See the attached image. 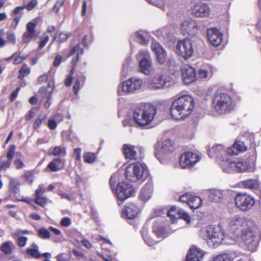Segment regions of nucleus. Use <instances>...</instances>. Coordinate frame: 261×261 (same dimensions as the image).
Listing matches in <instances>:
<instances>
[{
	"label": "nucleus",
	"mask_w": 261,
	"mask_h": 261,
	"mask_svg": "<svg viewBox=\"0 0 261 261\" xmlns=\"http://www.w3.org/2000/svg\"><path fill=\"white\" fill-rule=\"evenodd\" d=\"M136 169L134 164L129 165L125 169V176L127 180L132 182L138 181L136 177Z\"/></svg>",
	"instance_id": "cd10ccee"
},
{
	"label": "nucleus",
	"mask_w": 261,
	"mask_h": 261,
	"mask_svg": "<svg viewBox=\"0 0 261 261\" xmlns=\"http://www.w3.org/2000/svg\"><path fill=\"white\" fill-rule=\"evenodd\" d=\"M84 161L88 164L93 163L96 159V155L92 152H85L83 155Z\"/></svg>",
	"instance_id": "09e8293b"
},
{
	"label": "nucleus",
	"mask_w": 261,
	"mask_h": 261,
	"mask_svg": "<svg viewBox=\"0 0 261 261\" xmlns=\"http://www.w3.org/2000/svg\"><path fill=\"white\" fill-rule=\"evenodd\" d=\"M142 81L137 77H132L122 82L118 89V93H132L139 90L142 86Z\"/></svg>",
	"instance_id": "0eeeda50"
},
{
	"label": "nucleus",
	"mask_w": 261,
	"mask_h": 261,
	"mask_svg": "<svg viewBox=\"0 0 261 261\" xmlns=\"http://www.w3.org/2000/svg\"><path fill=\"white\" fill-rule=\"evenodd\" d=\"M233 259L234 256L232 254L223 253L215 256L213 261H232Z\"/></svg>",
	"instance_id": "79ce46f5"
},
{
	"label": "nucleus",
	"mask_w": 261,
	"mask_h": 261,
	"mask_svg": "<svg viewBox=\"0 0 261 261\" xmlns=\"http://www.w3.org/2000/svg\"><path fill=\"white\" fill-rule=\"evenodd\" d=\"M223 197L222 192L217 189L211 190L208 195L209 199L214 202H219Z\"/></svg>",
	"instance_id": "e433bc0d"
},
{
	"label": "nucleus",
	"mask_w": 261,
	"mask_h": 261,
	"mask_svg": "<svg viewBox=\"0 0 261 261\" xmlns=\"http://www.w3.org/2000/svg\"><path fill=\"white\" fill-rule=\"evenodd\" d=\"M37 2L36 0H31L28 5H24L25 9H27L28 11L33 10L37 5Z\"/></svg>",
	"instance_id": "680f3d73"
},
{
	"label": "nucleus",
	"mask_w": 261,
	"mask_h": 261,
	"mask_svg": "<svg viewBox=\"0 0 261 261\" xmlns=\"http://www.w3.org/2000/svg\"><path fill=\"white\" fill-rule=\"evenodd\" d=\"M62 61V57L61 55H58L55 57V60L53 63V65L55 67H58Z\"/></svg>",
	"instance_id": "774afa93"
},
{
	"label": "nucleus",
	"mask_w": 261,
	"mask_h": 261,
	"mask_svg": "<svg viewBox=\"0 0 261 261\" xmlns=\"http://www.w3.org/2000/svg\"><path fill=\"white\" fill-rule=\"evenodd\" d=\"M251 224H248V226L245 227L242 229L241 237L248 249L253 251L255 249L256 243L254 241V231L250 227Z\"/></svg>",
	"instance_id": "4468645a"
},
{
	"label": "nucleus",
	"mask_w": 261,
	"mask_h": 261,
	"mask_svg": "<svg viewBox=\"0 0 261 261\" xmlns=\"http://www.w3.org/2000/svg\"><path fill=\"white\" fill-rule=\"evenodd\" d=\"M181 72L184 82L186 84L188 85L195 81L196 74L193 67L186 65L182 68Z\"/></svg>",
	"instance_id": "412c9836"
},
{
	"label": "nucleus",
	"mask_w": 261,
	"mask_h": 261,
	"mask_svg": "<svg viewBox=\"0 0 261 261\" xmlns=\"http://www.w3.org/2000/svg\"><path fill=\"white\" fill-rule=\"evenodd\" d=\"M31 233V231H29L27 229L22 230V229H16L13 232H12V236H22L23 234H28Z\"/></svg>",
	"instance_id": "4d7b16f0"
},
{
	"label": "nucleus",
	"mask_w": 261,
	"mask_h": 261,
	"mask_svg": "<svg viewBox=\"0 0 261 261\" xmlns=\"http://www.w3.org/2000/svg\"><path fill=\"white\" fill-rule=\"evenodd\" d=\"M138 208L134 204L126 205L122 211V216L125 219H134L138 214Z\"/></svg>",
	"instance_id": "4be33fe9"
},
{
	"label": "nucleus",
	"mask_w": 261,
	"mask_h": 261,
	"mask_svg": "<svg viewBox=\"0 0 261 261\" xmlns=\"http://www.w3.org/2000/svg\"><path fill=\"white\" fill-rule=\"evenodd\" d=\"M120 178V175L118 173H115L113 174L110 179V185L111 186V188L113 191L115 190L116 188H115V185L118 182V181L119 180Z\"/></svg>",
	"instance_id": "8fccbe9b"
},
{
	"label": "nucleus",
	"mask_w": 261,
	"mask_h": 261,
	"mask_svg": "<svg viewBox=\"0 0 261 261\" xmlns=\"http://www.w3.org/2000/svg\"><path fill=\"white\" fill-rule=\"evenodd\" d=\"M181 30L184 35L194 36L198 31V28L196 21L189 19L185 20L181 24Z\"/></svg>",
	"instance_id": "f3484780"
},
{
	"label": "nucleus",
	"mask_w": 261,
	"mask_h": 261,
	"mask_svg": "<svg viewBox=\"0 0 261 261\" xmlns=\"http://www.w3.org/2000/svg\"><path fill=\"white\" fill-rule=\"evenodd\" d=\"M207 39L210 43L215 46L219 45L222 40V34L220 31L215 28H211L207 31Z\"/></svg>",
	"instance_id": "aec40b11"
},
{
	"label": "nucleus",
	"mask_w": 261,
	"mask_h": 261,
	"mask_svg": "<svg viewBox=\"0 0 261 261\" xmlns=\"http://www.w3.org/2000/svg\"><path fill=\"white\" fill-rule=\"evenodd\" d=\"M38 236L42 239H48L50 237V232L44 227L40 228L38 229Z\"/></svg>",
	"instance_id": "de8ad7c7"
},
{
	"label": "nucleus",
	"mask_w": 261,
	"mask_h": 261,
	"mask_svg": "<svg viewBox=\"0 0 261 261\" xmlns=\"http://www.w3.org/2000/svg\"><path fill=\"white\" fill-rule=\"evenodd\" d=\"M48 153L54 156H64L66 154V151L65 147L55 146L51 147L48 149Z\"/></svg>",
	"instance_id": "c9c22d12"
},
{
	"label": "nucleus",
	"mask_w": 261,
	"mask_h": 261,
	"mask_svg": "<svg viewBox=\"0 0 261 261\" xmlns=\"http://www.w3.org/2000/svg\"><path fill=\"white\" fill-rule=\"evenodd\" d=\"M143 237L144 238V241L148 244V246H151L154 245L156 242L153 240L151 238H150L147 235L144 234H143Z\"/></svg>",
	"instance_id": "0e129e2a"
},
{
	"label": "nucleus",
	"mask_w": 261,
	"mask_h": 261,
	"mask_svg": "<svg viewBox=\"0 0 261 261\" xmlns=\"http://www.w3.org/2000/svg\"><path fill=\"white\" fill-rule=\"evenodd\" d=\"M166 83V76L163 73H156L148 80L147 85L150 89L157 90L163 88Z\"/></svg>",
	"instance_id": "dca6fc26"
},
{
	"label": "nucleus",
	"mask_w": 261,
	"mask_h": 261,
	"mask_svg": "<svg viewBox=\"0 0 261 261\" xmlns=\"http://www.w3.org/2000/svg\"><path fill=\"white\" fill-rule=\"evenodd\" d=\"M236 204L241 211L251 209L254 204V199L246 194H238L235 198Z\"/></svg>",
	"instance_id": "ddd939ff"
},
{
	"label": "nucleus",
	"mask_w": 261,
	"mask_h": 261,
	"mask_svg": "<svg viewBox=\"0 0 261 261\" xmlns=\"http://www.w3.org/2000/svg\"><path fill=\"white\" fill-rule=\"evenodd\" d=\"M158 35L164 39L165 41H170L172 38V34L168 27H164L158 31Z\"/></svg>",
	"instance_id": "72a5a7b5"
},
{
	"label": "nucleus",
	"mask_w": 261,
	"mask_h": 261,
	"mask_svg": "<svg viewBox=\"0 0 261 261\" xmlns=\"http://www.w3.org/2000/svg\"><path fill=\"white\" fill-rule=\"evenodd\" d=\"M35 27V23L32 21L27 23L26 26L27 30L23 34L22 38V40L24 43L30 42L34 37L36 33Z\"/></svg>",
	"instance_id": "b1692460"
},
{
	"label": "nucleus",
	"mask_w": 261,
	"mask_h": 261,
	"mask_svg": "<svg viewBox=\"0 0 261 261\" xmlns=\"http://www.w3.org/2000/svg\"><path fill=\"white\" fill-rule=\"evenodd\" d=\"M71 36L70 32H57L54 37V40L58 42H64Z\"/></svg>",
	"instance_id": "a19ab883"
},
{
	"label": "nucleus",
	"mask_w": 261,
	"mask_h": 261,
	"mask_svg": "<svg viewBox=\"0 0 261 261\" xmlns=\"http://www.w3.org/2000/svg\"><path fill=\"white\" fill-rule=\"evenodd\" d=\"M135 147L129 144H125L123 146L124 153L126 158L129 159H137V152Z\"/></svg>",
	"instance_id": "7c9ffc66"
},
{
	"label": "nucleus",
	"mask_w": 261,
	"mask_h": 261,
	"mask_svg": "<svg viewBox=\"0 0 261 261\" xmlns=\"http://www.w3.org/2000/svg\"><path fill=\"white\" fill-rule=\"evenodd\" d=\"M15 146L14 145H12L10 146V148L9 149V150L8 151L7 153V158L9 160H12L14 153H15Z\"/></svg>",
	"instance_id": "e2e57ef3"
},
{
	"label": "nucleus",
	"mask_w": 261,
	"mask_h": 261,
	"mask_svg": "<svg viewBox=\"0 0 261 261\" xmlns=\"http://www.w3.org/2000/svg\"><path fill=\"white\" fill-rule=\"evenodd\" d=\"M15 239L18 246L19 247H24L28 242V238L27 237L22 236H12Z\"/></svg>",
	"instance_id": "c03bdc74"
},
{
	"label": "nucleus",
	"mask_w": 261,
	"mask_h": 261,
	"mask_svg": "<svg viewBox=\"0 0 261 261\" xmlns=\"http://www.w3.org/2000/svg\"><path fill=\"white\" fill-rule=\"evenodd\" d=\"M214 72V68L211 66H207L205 68H201L198 70V75L200 79H209Z\"/></svg>",
	"instance_id": "473e14b6"
},
{
	"label": "nucleus",
	"mask_w": 261,
	"mask_h": 261,
	"mask_svg": "<svg viewBox=\"0 0 261 261\" xmlns=\"http://www.w3.org/2000/svg\"><path fill=\"white\" fill-rule=\"evenodd\" d=\"M13 246L11 241H7L3 243L1 246V250L6 254H10L12 251V247Z\"/></svg>",
	"instance_id": "a18cd8bd"
},
{
	"label": "nucleus",
	"mask_w": 261,
	"mask_h": 261,
	"mask_svg": "<svg viewBox=\"0 0 261 261\" xmlns=\"http://www.w3.org/2000/svg\"><path fill=\"white\" fill-rule=\"evenodd\" d=\"M45 191V188L43 185H40L37 189L35 191V197H43L42 195Z\"/></svg>",
	"instance_id": "13d9d810"
},
{
	"label": "nucleus",
	"mask_w": 261,
	"mask_h": 261,
	"mask_svg": "<svg viewBox=\"0 0 261 261\" xmlns=\"http://www.w3.org/2000/svg\"><path fill=\"white\" fill-rule=\"evenodd\" d=\"M223 171L227 173L251 171L249 162L243 159L231 157L222 164Z\"/></svg>",
	"instance_id": "20e7f679"
},
{
	"label": "nucleus",
	"mask_w": 261,
	"mask_h": 261,
	"mask_svg": "<svg viewBox=\"0 0 261 261\" xmlns=\"http://www.w3.org/2000/svg\"><path fill=\"white\" fill-rule=\"evenodd\" d=\"M45 118V116L43 115H39L38 118H37L33 124V128L34 129H37L41 125Z\"/></svg>",
	"instance_id": "5fc2aeb1"
},
{
	"label": "nucleus",
	"mask_w": 261,
	"mask_h": 261,
	"mask_svg": "<svg viewBox=\"0 0 261 261\" xmlns=\"http://www.w3.org/2000/svg\"><path fill=\"white\" fill-rule=\"evenodd\" d=\"M153 231L159 238H163L168 236L166 229L163 226H153Z\"/></svg>",
	"instance_id": "37998d69"
},
{
	"label": "nucleus",
	"mask_w": 261,
	"mask_h": 261,
	"mask_svg": "<svg viewBox=\"0 0 261 261\" xmlns=\"http://www.w3.org/2000/svg\"><path fill=\"white\" fill-rule=\"evenodd\" d=\"M201 156L195 152L188 151L182 153L179 158V165L182 169L193 167L201 159Z\"/></svg>",
	"instance_id": "9b49d317"
},
{
	"label": "nucleus",
	"mask_w": 261,
	"mask_h": 261,
	"mask_svg": "<svg viewBox=\"0 0 261 261\" xmlns=\"http://www.w3.org/2000/svg\"><path fill=\"white\" fill-rule=\"evenodd\" d=\"M246 149L247 147L243 142L237 140L231 147L227 148L226 151L228 154L237 155L241 152L246 151Z\"/></svg>",
	"instance_id": "bb28decb"
},
{
	"label": "nucleus",
	"mask_w": 261,
	"mask_h": 261,
	"mask_svg": "<svg viewBox=\"0 0 261 261\" xmlns=\"http://www.w3.org/2000/svg\"><path fill=\"white\" fill-rule=\"evenodd\" d=\"M200 235L212 247L220 245L224 238L223 231L218 226H208L201 230Z\"/></svg>",
	"instance_id": "7ed1b4c3"
},
{
	"label": "nucleus",
	"mask_w": 261,
	"mask_h": 261,
	"mask_svg": "<svg viewBox=\"0 0 261 261\" xmlns=\"http://www.w3.org/2000/svg\"><path fill=\"white\" fill-rule=\"evenodd\" d=\"M211 12L209 6L201 2L196 3L191 8L192 14L197 17H206Z\"/></svg>",
	"instance_id": "2eb2a0df"
},
{
	"label": "nucleus",
	"mask_w": 261,
	"mask_h": 261,
	"mask_svg": "<svg viewBox=\"0 0 261 261\" xmlns=\"http://www.w3.org/2000/svg\"><path fill=\"white\" fill-rule=\"evenodd\" d=\"M136 58L140 60V72L145 75H149L152 70V62L148 51L146 49L140 50Z\"/></svg>",
	"instance_id": "6e6552de"
},
{
	"label": "nucleus",
	"mask_w": 261,
	"mask_h": 261,
	"mask_svg": "<svg viewBox=\"0 0 261 261\" xmlns=\"http://www.w3.org/2000/svg\"><path fill=\"white\" fill-rule=\"evenodd\" d=\"M117 198L120 200H124L133 195L135 192L132 185L124 181L119 182L114 191Z\"/></svg>",
	"instance_id": "1a4fd4ad"
},
{
	"label": "nucleus",
	"mask_w": 261,
	"mask_h": 261,
	"mask_svg": "<svg viewBox=\"0 0 261 261\" xmlns=\"http://www.w3.org/2000/svg\"><path fill=\"white\" fill-rule=\"evenodd\" d=\"M194 105L193 97L189 95H182L172 102L170 109L171 115L176 120L185 119L191 114Z\"/></svg>",
	"instance_id": "f257e3e1"
},
{
	"label": "nucleus",
	"mask_w": 261,
	"mask_h": 261,
	"mask_svg": "<svg viewBox=\"0 0 261 261\" xmlns=\"http://www.w3.org/2000/svg\"><path fill=\"white\" fill-rule=\"evenodd\" d=\"M11 165V160L5 161L0 163V170L4 169L6 170Z\"/></svg>",
	"instance_id": "338daca9"
},
{
	"label": "nucleus",
	"mask_w": 261,
	"mask_h": 261,
	"mask_svg": "<svg viewBox=\"0 0 261 261\" xmlns=\"http://www.w3.org/2000/svg\"><path fill=\"white\" fill-rule=\"evenodd\" d=\"M213 107L219 114L229 113L234 107V104L230 96L225 93H218L213 99Z\"/></svg>",
	"instance_id": "39448f33"
},
{
	"label": "nucleus",
	"mask_w": 261,
	"mask_h": 261,
	"mask_svg": "<svg viewBox=\"0 0 261 261\" xmlns=\"http://www.w3.org/2000/svg\"><path fill=\"white\" fill-rule=\"evenodd\" d=\"M192 195L189 193H185L180 196L179 198V201L182 202H185L189 205L190 199L191 198Z\"/></svg>",
	"instance_id": "6e6d98bb"
},
{
	"label": "nucleus",
	"mask_w": 261,
	"mask_h": 261,
	"mask_svg": "<svg viewBox=\"0 0 261 261\" xmlns=\"http://www.w3.org/2000/svg\"><path fill=\"white\" fill-rule=\"evenodd\" d=\"M64 3V0H57L53 8V11L56 13H58L60 8L63 5Z\"/></svg>",
	"instance_id": "052dcab7"
},
{
	"label": "nucleus",
	"mask_w": 261,
	"mask_h": 261,
	"mask_svg": "<svg viewBox=\"0 0 261 261\" xmlns=\"http://www.w3.org/2000/svg\"><path fill=\"white\" fill-rule=\"evenodd\" d=\"M151 48L155 54L158 62L161 65L164 64L166 61L167 57L165 49L156 41L152 42Z\"/></svg>",
	"instance_id": "a211bd4d"
},
{
	"label": "nucleus",
	"mask_w": 261,
	"mask_h": 261,
	"mask_svg": "<svg viewBox=\"0 0 261 261\" xmlns=\"http://www.w3.org/2000/svg\"><path fill=\"white\" fill-rule=\"evenodd\" d=\"M242 185L246 188L252 189H257L259 184L256 179H247L242 181Z\"/></svg>",
	"instance_id": "4c0bfd02"
},
{
	"label": "nucleus",
	"mask_w": 261,
	"mask_h": 261,
	"mask_svg": "<svg viewBox=\"0 0 261 261\" xmlns=\"http://www.w3.org/2000/svg\"><path fill=\"white\" fill-rule=\"evenodd\" d=\"M174 149L173 142L170 139H167L155 145V155L158 160L162 162L166 156L173 151Z\"/></svg>",
	"instance_id": "423d86ee"
},
{
	"label": "nucleus",
	"mask_w": 261,
	"mask_h": 261,
	"mask_svg": "<svg viewBox=\"0 0 261 261\" xmlns=\"http://www.w3.org/2000/svg\"><path fill=\"white\" fill-rule=\"evenodd\" d=\"M39 247L35 243H33L31 247L27 248L26 250V253L28 255H30L34 258H39L41 256L38 250Z\"/></svg>",
	"instance_id": "f704fd0d"
},
{
	"label": "nucleus",
	"mask_w": 261,
	"mask_h": 261,
	"mask_svg": "<svg viewBox=\"0 0 261 261\" xmlns=\"http://www.w3.org/2000/svg\"><path fill=\"white\" fill-rule=\"evenodd\" d=\"M223 147L221 144H217L213 146L208 151V155L211 158L218 156L219 154L223 151Z\"/></svg>",
	"instance_id": "58836bf2"
},
{
	"label": "nucleus",
	"mask_w": 261,
	"mask_h": 261,
	"mask_svg": "<svg viewBox=\"0 0 261 261\" xmlns=\"http://www.w3.org/2000/svg\"><path fill=\"white\" fill-rule=\"evenodd\" d=\"M133 37L141 44H146L148 42V34L145 32H136Z\"/></svg>",
	"instance_id": "2f4dec72"
},
{
	"label": "nucleus",
	"mask_w": 261,
	"mask_h": 261,
	"mask_svg": "<svg viewBox=\"0 0 261 261\" xmlns=\"http://www.w3.org/2000/svg\"><path fill=\"white\" fill-rule=\"evenodd\" d=\"M64 162L60 158H55L47 165V168L53 172L59 171L63 168Z\"/></svg>",
	"instance_id": "c85d7f7f"
},
{
	"label": "nucleus",
	"mask_w": 261,
	"mask_h": 261,
	"mask_svg": "<svg viewBox=\"0 0 261 261\" xmlns=\"http://www.w3.org/2000/svg\"><path fill=\"white\" fill-rule=\"evenodd\" d=\"M47 198L46 197H35L34 201L38 205L42 207H44L47 202Z\"/></svg>",
	"instance_id": "3c124183"
},
{
	"label": "nucleus",
	"mask_w": 261,
	"mask_h": 261,
	"mask_svg": "<svg viewBox=\"0 0 261 261\" xmlns=\"http://www.w3.org/2000/svg\"><path fill=\"white\" fill-rule=\"evenodd\" d=\"M156 112L154 107L149 104L141 105L135 110L133 118L139 126L144 127L152 121Z\"/></svg>",
	"instance_id": "f03ea898"
},
{
	"label": "nucleus",
	"mask_w": 261,
	"mask_h": 261,
	"mask_svg": "<svg viewBox=\"0 0 261 261\" xmlns=\"http://www.w3.org/2000/svg\"><path fill=\"white\" fill-rule=\"evenodd\" d=\"M71 223V220L69 217L63 218L61 221V225L64 227H67L69 226Z\"/></svg>",
	"instance_id": "69168bd1"
},
{
	"label": "nucleus",
	"mask_w": 261,
	"mask_h": 261,
	"mask_svg": "<svg viewBox=\"0 0 261 261\" xmlns=\"http://www.w3.org/2000/svg\"><path fill=\"white\" fill-rule=\"evenodd\" d=\"M176 47V53L185 60L189 59L193 54L192 44L189 39L179 40Z\"/></svg>",
	"instance_id": "9d476101"
},
{
	"label": "nucleus",
	"mask_w": 261,
	"mask_h": 261,
	"mask_svg": "<svg viewBox=\"0 0 261 261\" xmlns=\"http://www.w3.org/2000/svg\"><path fill=\"white\" fill-rule=\"evenodd\" d=\"M7 37L8 41H10L13 44H15L16 40L15 34L13 32L11 31L7 32Z\"/></svg>",
	"instance_id": "bf43d9fd"
},
{
	"label": "nucleus",
	"mask_w": 261,
	"mask_h": 261,
	"mask_svg": "<svg viewBox=\"0 0 261 261\" xmlns=\"http://www.w3.org/2000/svg\"><path fill=\"white\" fill-rule=\"evenodd\" d=\"M204 255L202 250L195 247H191L187 255V261H201Z\"/></svg>",
	"instance_id": "a878e982"
},
{
	"label": "nucleus",
	"mask_w": 261,
	"mask_h": 261,
	"mask_svg": "<svg viewBox=\"0 0 261 261\" xmlns=\"http://www.w3.org/2000/svg\"><path fill=\"white\" fill-rule=\"evenodd\" d=\"M19 186L20 184L18 182L15 181L13 179L10 180L9 183L10 188L14 193H16L19 191Z\"/></svg>",
	"instance_id": "603ef678"
},
{
	"label": "nucleus",
	"mask_w": 261,
	"mask_h": 261,
	"mask_svg": "<svg viewBox=\"0 0 261 261\" xmlns=\"http://www.w3.org/2000/svg\"><path fill=\"white\" fill-rule=\"evenodd\" d=\"M167 216L170 218L172 223H177L181 220H184L186 223H189L190 221V217L188 213L181 210H178L175 206H172L167 212Z\"/></svg>",
	"instance_id": "f8f14e48"
},
{
	"label": "nucleus",
	"mask_w": 261,
	"mask_h": 261,
	"mask_svg": "<svg viewBox=\"0 0 261 261\" xmlns=\"http://www.w3.org/2000/svg\"><path fill=\"white\" fill-rule=\"evenodd\" d=\"M83 83L84 81L83 80H80L79 79L76 80V82L73 86V89L75 94H77L79 90L83 87L84 85Z\"/></svg>",
	"instance_id": "864d4df0"
},
{
	"label": "nucleus",
	"mask_w": 261,
	"mask_h": 261,
	"mask_svg": "<svg viewBox=\"0 0 261 261\" xmlns=\"http://www.w3.org/2000/svg\"><path fill=\"white\" fill-rule=\"evenodd\" d=\"M229 224L233 229H243L244 227L248 226V224H251V222L246 218L235 216L231 218Z\"/></svg>",
	"instance_id": "6ab92c4d"
},
{
	"label": "nucleus",
	"mask_w": 261,
	"mask_h": 261,
	"mask_svg": "<svg viewBox=\"0 0 261 261\" xmlns=\"http://www.w3.org/2000/svg\"><path fill=\"white\" fill-rule=\"evenodd\" d=\"M153 190V186L152 181H148L142 188L140 198L143 201H147L151 196Z\"/></svg>",
	"instance_id": "393cba45"
},
{
	"label": "nucleus",
	"mask_w": 261,
	"mask_h": 261,
	"mask_svg": "<svg viewBox=\"0 0 261 261\" xmlns=\"http://www.w3.org/2000/svg\"><path fill=\"white\" fill-rule=\"evenodd\" d=\"M134 164L138 181L144 180L148 175L147 166L145 164L140 162H137Z\"/></svg>",
	"instance_id": "5701e85b"
},
{
	"label": "nucleus",
	"mask_w": 261,
	"mask_h": 261,
	"mask_svg": "<svg viewBox=\"0 0 261 261\" xmlns=\"http://www.w3.org/2000/svg\"><path fill=\"white\" fill-rule=\"evenodd\" d=\"M84 49L81 48L80 44H76L72 47L70 53L67 55V58H68L74 54H76V58L75 59H72L71 62L72 64L74 66L77 63L79 60L80 55H83L84 54Z\"/></svg>",
	"instance_id": "c756f323"
},
{
	"label": "nucleus",
	"mask_w": 261,
	"mask_h": 261,
	"mask_svg": "<svg viewBox=\"0 0 261 261\" xmlns=\"http://www.w3.org/2000/svg\"><path fill=\"white\" fill-rule=\"evenodd\" d=\"M202 204L201 199L196 196L192 195L191 198L190 199L189 206L191 208L196 209L200 206Z\"/></svg>",
	"instance_id": "ea45409f"
},
{
	"label": "nucleus",
	"mask_w": 261,
	"mask_h": 261,
	"mask_svg": "<svg viewBox=\"0 0 261 261\" xmlns=\"http://www.w3.org/2000/svg\"><path fill=\"white\" fill-rule=\"evenodd\" d=\"M31 72L30 67L25 64L21 67L18 75V78L22 79L24 76H28Z\"/></svg>",
	"instance_id": "49530a36"
}]
</instances>
